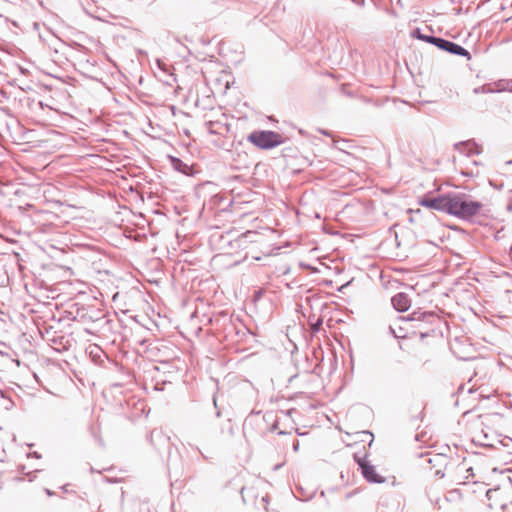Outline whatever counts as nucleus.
Masks as SVG:
<instances>
[{
	"instance_id": "2",
	"label": "nucleus",
	"mask_w": 512,
	"mask_h": 512,
	"mask_svg": "<svg viewBox=\"0 0 512 512\" xmlns=\"http://www.w3.org/2000/svg\"><path fill=\"white\" fill-rule=\"evenodd\" d=\"M407 319L417 322L415 328L419 329L421 339L431 336L435 332V326L440 324L439 316L433 311L417 310L412 312Z\"/></svg>"
},
{
	"instance_id": "6",
	"label": "nucleus",
	"mask_w": 512,
	"mask_h": 512,
	"mask_svg": "<svg viewBox=\"0 0 512 512\" xmlns=\"http://www.w3.org/2000/svg\"><path fill=\"white\" fill-rule=\"evenodd\" d=\"M454 148L455 150L459 151L462 154H465L468 157L478 155L481 153V149L473 140L456 143L454 145Z\"/></svg>"
},
{
	"instance_id": "24",
	"label": "nucleus",
	"mask_w": 512,
	"mask_h": 512,
	"mask_svg": "<svg viewBox=\"0 0 512 512\" xmlns=\"http://www.w3.org/2000/svg\"><path fill=\"white\" fill-rule=\"evenodd\" d=\"M437 475H441V477H444V474H441V472L437 471Z\"/></svg>"
},
{
	"instance_id": "22",
	"label": "nucleus",
	"mask_w": 512,
	"mask_h": 512,
	"mask_svg": "<svg viewBox=\"0 0 512 512\" xmlns=\"http://www.w3.org/2000/svg\"><path fill=\"white\" fill-rule=\"evenodd\" d=\"M216 415H217V417H220L221 416V412L217 411Z\"/></svg>"
},
{
	"instance_id": "11",
	"label": "nucleus",
	"mask_w": 512,
	"mask_h": 512,
	"mask_svg": "<svg viewBox=\"0 0 512 512\" xmlns=\"http://www.w3.org/2000/svg\"><path fill=\"white\" fill-rule=\"evenodd\" d=\"M448 42H449V40L435 36V40H434V43H432V45L436 46L437 48H439L442 51H446Z\"/></svg>"
},
{
	"instance_id": "9",
	"label": "nucleus",
	"mask_w": 512,
	"mask_h": 512,
	"mask_svg": "<svg viewBox=\"0 0 512 512\" xmlns=\"http://www.w3.org/2000/svg\"><path fill=\"white\" fill-rule=\"evenodd\" d=\"M411 35H412V37H414V38H416L418 40L424 41L426 43H429V44L434 43V40H435V36L423 34L421 32L420 28L414 29L412 31Z\"/></svg>"
},
{
	"instance_id": "26",
	"label": "nucleus",
	"mask_w": 512,
	"mask_h": 512,
	"mask_svg": "<svg viewBox=\"0 0 512 512\" xmlns=\"http://www.w3.org/2000/svg\"><path fill=\"white\" fill-rule=\"evenodd\" d=\"M262 501L267 502L266 497H263V498H262Z\"/></svg>"
},
{
	"instance_id": "12",
	"label": "nucleus",
	"mask_w": 512,
	"mask_h": 512,
	"mask_svg": "<svg viewBox=\"0 0 512 512\" xmlns=\"http://www.w3.org/2000/svg\"><path fill=\"white\" fill-rule=\"evenodd\" d=\"M480 92L481 93H492V92H494V90L491 89L488 85H483L481 87L474 89V93L478 94Z\"/></svg>"
},
{
	"instance_id": "18",
	"label": "nucleus",
	"mask_w": 512,
	"mask_h": 512,
	"mask_svg": "<svg viewBox=\"0 0 512 512\" xmlns=\"http://www.w3.org/2000/svg\"><path fill=\"white\" fill-rule=\"evenodd\" d=\"M45 493L48 495V496H53L54 495V492L51 491L50 489H45Z\"/></svg>"
},
{
	"instance_id": "5",
	"label": "nucleus",
	"mask_w": 512,
	"mask_h": 512,
	"mask_svg": "<svg viewBox=\"0 0 512 512\" xmlns=\"http://www.w3.org/2000/svg\"><path fill=\"white\" fill-rule=\"evenodd\" d=\"M363 477L371 483H383L385 478L380 476L373 465L369 462L360 463Z\"/></svg>"
},
{
	"instance_id": "8",
	"label": "nucleus",
	"mask_w": 512,
	"mask_h": 512,
	"mask_svg": "<svg viewBox=\"0 0 512 512\" xmlns=\"http://www.w3.org/2000/svg\"><path fill=\"white\" fill-rule=\"evenodd\" d=\"M446 52L453 54V55L466 57L467 59L471 58V54L467 49H465L461 45H459L455 42H452V41L448 42Z\"/></svg>"
},
{
	"instance_id": "3",
	"label": "nucleus",
	"mask_w": 512,
	"mask_h": 512,
	"mask_svg": "<svg viewBox=\"0 0 512 512\" xmlns=\"http://www.w3.org/2000/svg\"><path fill=\"white\" fill-rule=\"evenodd\" d=\"M247 140L257 148L268 150L281 145L284 140L281 134L271 130H257L247 136Z\"/></svg>"
},
{
	"instance_id": "7",
	"label": "nucleus",
	"mask_w": 512,
	"mask_h": 512,
	"mask_svg": "<svg viewBox=\"0 0 512 512\" xmlns=\"http://www.w3.org/2000/svg\"><path fill=\"white\" fill-rule=\"evenodd\" d=\"M391 303L395 310L399 312L407 311L411 306L410 298L406 293L400 292L394 295L391 299Z\"/></svg>"
},
{
	"instance_id": "1",
	"label": "nucleus",
	"mask_w": 512,
	"mask_h": 512,
	"mask_svg": "<svg viewBox=\"0 0 512 512\" xmlns=\"http://www.w3.org/2000/svg\"><path fill=\"white\" fill-rule=\"evenodd\" d=\"M482 206L481 202L469 200L465 194H449L447 214L466 220L478 214Z\"/></svg>"
},
{
	"instance_id": "14",
	"label": "nucleus",
	"mask_w": 512,
	"mask_h": 512,
	"mask_svg": "<svg viewBox=\"0 0 512 512\" xmlns=\"http://www.w3.org/2000/svg\"><path fill=\"white\" fill-rule=\"evenodd\" d=\"M68 487H69V484H65V485H63V486L61 487V490H62L64 493H72V491H70V490L68 489Z\"/></svg>"
},
{
	"instance_id": "10",
	"label": "nucleus",
	"mask_w": 512,
	"mask_h": 512,
	"mask_svg": "<svg viewBox=\"0 0 512 512\" xmlns=\"http://www.w3.org/2000/svg\"><path fill=\"white\" fill-rule=\"evenodd\" d=\"M171 162L175 170L183 173L188 174L190 167L184 163L181 159L176 157H171Z\"/></svg>"
},
{
	"instance_id": "23",
	"label": "nucleus",
	"mask_w": 512,
	"mask_h": 512,
	"mask_svg": "<svg viewBox=\"0 0 512 512\" xmlns=\"http://www.w3.org/2000/svg\"><path fill=\"white\" fill-rule=\"evenodd\" d=\"M437 475H441V477H444V474H441V472L437 471Z\"/></svg>"
},
{
	"instance_id": "15",
	"label": "nucleus",
	"mask_w": 512,
	"mask_h": 512,
	"mask_svg": "<svg viewBox=\"0 0 512 512\" xmlns=\"http://www.w3.org/2000/svg\"><path fill=\"white\" fill-rule=\"evenodd\" d=\"M277 427H278V420H277V419H275V420H274V422H273V424H272V426H271V428H270V431H274V430H276V429H277Z\"/></svg>"
},
{
	"instance_id": "16",
	"label": "nucleus",
	"mask_w": 512,
	"mask_h": 512,
	"mask_svg": "<svg viewBox=\"0 0 512 512\" xmlns=\"http://www.w3.org/2000/svg\"><path fill=\"white\" fill-rule=\"evenodd\" d=\"M293 450L295 452H297L299 450V441L296 440L294 443H293Z\"/></svg>"
},
{
	"instance_id": "20",
	"label": "nucleus",
	"mask_w": 512,
	"mask_h": 512,
	"mask_svg": "<svg viewBox=\"0 0 512 512\" xmlns=\"http://www.w3.org/2000/svg\"><path fill=\"white\" fill-rule=\"evenodd\" d=\"M34 457L39 458V457H40V455H39L37 452H34Z\"/></svg>"
},
{
	"instance_id": "21",
	"label": "nucleus",
	"mask_w": 512,
	"mask_h": 512,
	"mask_svg": "<svg viewBox=\"0 0 512 512\" xmlns=\"http://www.w3.org/2000/svg\"><path fill=\"white\" fill-rule=\"evenodd\" d=\"M389 331L394 334V330L392 327H389Z\"/></svg>"
},
{
	"instance_id": "27",
	"label": "nucleus",
	"mask_w": 512,
	"mask_h": 512,
	"mask_svg": "<svg viewBox=\"0 0 512 512\" xmlns=\"http://www.w3.org/2000/svg\"><path fill=\"white\" fill-rule=\"evenodd\" d=\"M510 90L512 91V87L510 88Z\"/></svg>"
},
{
	"instance_id": "17",
	"label": "nucleus",
	"mask_w": 512,
	"mask_h": 512,
	"mask_svg": "<svg viewBox=\"0 0 512 512\" xmlns=\"http://www.w3.org/2000/svg\"><path fill=\"white\" fill-rule=\"evenodd\" d=\"M271 418H272V414H271V413H270V414H265V415H264V420H265V421H269Z\"/></svg>"
},
{
	"instance_id": "25",
	"label": "nucleus",
	"mask_w": 512,
	"mask_h": 512,
	"mask_svg": "<svg viewBox=\"0 0 512 512\" xmlns=\"http://www.w3.org/2000/svg\"><path fill=\"white\" fill-rule=\"evenodd\" d=\"M12 24H13L14 26H16V27L18 26V25H17V23H16L15 21H13V22H12Z\"/></svg>"
},
{
	"instance_id": "13",
	"label": "nucleus",
	"mask_w": 512,
	"mask_h": 512,
	"mask_svg": "<svg viewBox=\"0 0 512 512\" xmlns=\"http://www.w3.org/2000/svg\"><path fill=\"white\" fill-rule=\"evenodd\" d=\"M356 463L360 466V463L367 462L364 457H359L357 454L354 455Z\"/></svg>"
},
{
	"instance_id": "4",
	"label": "nucleus",
	"mask_w": 512,
	"mask_h": 512,
	"mask_svg": "<svg viewBox=\"0 0 512 512\" xmlns=\"http://www.w3.org/2000/svg\"><path fill=\"white\" fill-rule=\"evenodd\" d=\"M449 194L440 195L437 197H424L419 203L423 207L447 213Z\"/></svg>"
},
{
	"instance_id": "19",
	"label": "nucleus",
	"mask_w": 512,
	"mask_h": 512,
	"mask_svg": "<svg viewBox=\"0 0 512 512\" xmlns=\"http://www.w3.org/2000/svg\"><path fill=\"white\" fill-rule=\"evenodd\" d=\"M278 434L279 435H284V434H286V432L285 431H279Z\"/></svg>"
}]
</instances>
